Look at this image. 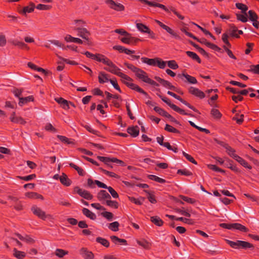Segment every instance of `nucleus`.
<instances>
[{"mask_svg": "<svg viewBox=\"0 0 259 259\" xmlns=\"http://www.w3.org/2000/svg\"><path fill=\"white\" fill-rule=\"evenodd\" d=\"M107 66H109L108 68H104L105 70L110 72L116 74L121 78L122 79L130 80H131V78L128 76L123 74L122 73L120 72V69L118 68L116 66H115L112 61L110 60L108 61V62H106Z\"/></svg>", "mask_w": 259, "mask_h": 259, "instance_id": "f257e3e1", "label": "nucleus"}, {"mask_svg": "<svg viewBox=\"0 0 259 259\" xmlns=\"http://www.w3.org/2000/svg\"><path fill=\"white\" fill-rule=\"evenodd\" d=\"M220 225L222 228H226L228 229H236L243 232H247L248 230L245 227L238 223L230 224L223 223L221 224Z\"/></svg>", "mask_w": 259, "mask_h": 259, "instance_id": "f03ea898", "label": "nucleus"}, {"mask_svg": "<svg viewBox=\"0 0 259 259\" xmlns=\"http://www.w3.org/2000/svg\"><path fill=\"white\" fill-rule=\"evenodd\" d=\"M78 32V36L81 37L82 38L88 40L89 35L90 34V32L87 29L83 27H76L74 28Z\"/></svg>", "mask_w": 259, "mask_h": 259, "instance_id": "7ed1b4c3", "label": "nucleus"}, {"mask_svg": "<svg viewBox=\"0 0 259 259\" xmlns=\"http://www.w3.org/2000/svg\"><path fill=\"white\" fill-rule=\"evenodd\" d=\"M74 190L80 196L85 199L91 200L93 198V196L90 193V192L85 190L80 189L79 187H76L74 188Z\"/></svg>", "mask_w": 259, "mask_h": 259, "instance_id": "20e7f679", "label": "nucleus"}, {"mask_svg": "<svg viewBox=\"0 0 259 259\" xmlns=\"http://www.w3.org/2000/svg\"><path fill=\"white\" fill-rule=\"evenodd\" d=\"M31 210L33 213L39 218L43 220H45L46 219L47 215L40 208L34 206L32 207Z\"/></svg>", "mask_w": 259, "mask_h": 259, "instance_id": "39448f33", "label": "nucleus"}, {"mask_svg": "<svg viewBox=\"0 0 259 259\" xmlns=\"http://www.w3.org/2000/svg\"><path fill=\"white\" fill-rule=\"evenodd\" d=\"M120 39L123 42L130 45L135 44L138 40H139L138 38L132 37L130 34L128 36H125Z\"/></svg>", "mask_w": 259, "mask_h": 259, "instance_id": "423d86ee", "label": "nucleus"}, {"mask_svg": "<svg viewBox=\"0 0 259 259\" xmlns=\"http://www.w3.org/2000/svg\"><path fill=\"white\" fill-rule=\"evenodd\" d=\"M80 253L83 257L85 259H93L94 254L93 253L86 248H82L80 250Z\"/></svg>", "mask_w": 259, "mask_h": 259, "instance_id": "0eeeda50", "label": "nucleus"}, {"mask_svg": "<svg viewBox=\"0 0 259 259\" xmlns=\"http://www.w3.org/2000/svg\"><path fill=\"white\" fill-rule=\"evenodd\" d=\"M136 75L138 77L146 83L148 82L149 79V78L147 75L146 73L140 69L137 71Z\"/></svg>", "mask_w": 259, "mask_h": 259, "instance_id": "6e6552de", "label": "nucleus"}, {"mask_svg": "<svg viewBox=\"0 0 259 259\" xmlns=\"http://www.w3.org/2000/svg\"><path fill=\"white\" fill-rule=\"evenodd\" d=\"M136 75L138 77L146 83L148 82L149 79V78L147 75L146 73L140 69L137 71Z\"/></svg>", "mask_w": 259, "mask_h": 259, "instance_id": "1a4fd4ad", "label": "nucleus"}, {"mask_svg": "<svg viewBox=\"0 0 259 259\" xmlns=\"http://www.w3.org/2000/svg\"><path fill=\"white\" fill-rule=\"evenodd\" d=\"M189 92L192 94L195 95L197 97H198L200 98H203L204 97V94L203 92H201L198 89L195 88L194 87H191L189 89Z\"/></svg>", "mask_w": 259, "mask_h": 259, "instance_id": "9d476101", "label": "nucleus"}, {"mask_svg": "<svg viewBox=\"0 0 259 259\" xmlns=\"http://www.w3.org/2000/svg\"><path fill=\"white\" fill-rule=\"evenodd\" d=\"M127 132L129 134L134 137H136L139 135V129L137 126L134 127H130L127 129Z\"/></svg>", "mask_w": 259, "mask_h": 259, "instance_id": "9b49d317", "label": "nucleus"}, {"mask_svg": "<svg viewBox=\"0 0 259 259\" xmlns=\"http://www.w3.org/2000/svg\"><path fill=\"white\" fill-rule=\"evenodd\" d=\"M10 120L12 122L17 123L24 124L25 121L21 117H17L15 116V113L13 112L10 117Z\"/></svg>", "mask_w": 259, "mask_h": 259, "instance_id": "f8f14e48", "label": "nucleus"}, {"mask_svg": "<svg viewBox=\"0 0 259 259\" xmlns=\"http://www.w3.org/2000/svg\"><path fill=\"white\" fill-rule=\"evenodd\" d=\"M97 197L100 201L111 198L110 195L105 190H101L98 193Z\"/></svg>", "mask_w": 259, "mask_h": 259, "instance_id": "ddd939ff", "label": "nucleus"}, {"mask_svg": "<svg viewBox=\"0 0 259 259\" xmlns=\"http://www.w3.org/2000/svg\"><path fill=\"white\" fill-rule=\"evenodd\" d=\"M98 78L99 82L101 83L108 82L110 80L108 78V75L103 72H100L99 73Z\"/></svg>", "mask_w": 259, "mask_h": 259, "instance_id": "4468645a", "label": "nucleus"}, {"mask_svg": "<svg viewBox=\"0 0 259 259\" xmlns=\"http://www.w3.org/2000/svg\"><path fill=\"white\" fill-rule=\"evenodd\" d=\"M136 26L138 30L141 32L147 33L149 34L151 33V31L148 28V27L142 23H137Z\"/></svg>", "mask_w": 259, "mask_h": 259, "instance_id": "2eb2a0df", "label": "nucleus"}, {"mask_svg": "<svg viewBox=\"0 0 259 259\" xmlns=\"http://www.w3.org/2000/svg\"><path fill=\"white\" fill-rule=\"evenodd\" d=\"M234 159L237 160L238 162H239L242 165H243L244 167H246L248 169H251V166L248 165V163L245 161L244 159H243L242 158L239 157V156H234Z\"/></svg>", "mask_w": 259, "mask_h": 259, "instance_id": "dca6fc26", "label": "nucleus"}, {"mask_svg": "<svg viewBox=\"0 0 259 259\" xmlns=\"http://www.w3.org/2000/svg\"><path fill=\"white\" fill-rule=\"evenodd\" d=\"M16 235L20 240L24 241L26 242L27 243L31 244L34 242V240H33V239H32L28 235H25V236H23L19 234H17Z\"/></svg>", "mask_w": 259, "mask_h": 259, "instance_id": "f3484780", "label": "nucleus"}, {"mask_svg": "<svg viewBox=\"0 0 259 259\" xmlns=\"http://www.w3.org/2000/svg\"><path fill=\"white\" fill-rule=\"evenodd\" d=\"M82 212L84 215H85V216L90 218L92 220H95L96 218V214L91 212L90 210H89L87 208H84L82 209Z\"/></svg>", "mask_w": 259, "mask_h": 259, "instance_id": "a211bd4d", "label": "nucleus"}, {"mask_svg": "<svg viewBox=\"0 0 259 259\" xmlns=\"http://www.w3.org/2000/svg\"><path fill=\"white\" fill-rule=\"evenodd\" d=\"M238 248H251L252 247V244L250 243L243 241H240L238 240Z\"/></svg>", "mask_w": 259, "mask_h": 259, "instance_id": "6ab92c4d", "label": "nucleus"}, {"mask_svg": "<svg viewBox=\"0 0 259 259\" xmlns=\"http://www.w3.org/2000/svg\"><path fill=\"white\" fill-rule=\"evenodd\" d=\"M60 181L62 184L66 186H69L71 184L70 181L68 179L67 176L64 174H63V175L60 176Z\"/></svg>", "mask_w": 259, "mask_h": 259, "instance_id": "aec40b11", "label": "nucleus"}, {"mask_svg": "<svg viewBox=\"0 0 259 259\" xmlns=\"http://www.w3.org/2000/svg\"><path fill=\"white\" fill-rule=\"evenodd\" d=\"M151 221L155 224L156 225L161 226L162 225L163 222L160 219L159 217L155 216L151 217Z\"/></svg>", "mask_w": 259, "mask_h": 259, "instance_id": "412c9836", "label": "nucleus"}, {"mask_svg": "<svg viewBox=\"0 0 259 259\" xmlns=\"http://www.w3.org/2000/svg\"><path fill=\"white\" fill-rule=\"evenodd\" d=\"M25 195H26V196H27V197H28L29 198H32V199L40 198L41 199H43V197L41 195H40L36 193H35V192H28V193H26Z\"/></svg>", "mask_w": 259, "mask_h": 259, "instance_id": "4be33fe9", "label": "nucleus"}, {"mask_svg": "<svg viewBox=\"0 0 259 259\" xmlns=\"http://www.w3.org/2000/svg\"><path fill=\"white\" fill-rule=\"evenodd\" d=\"M33 100L32 96H29L25 98H19V105L20 106H23L24 104Z\"/></svg>", "mask_w": 259, "mask_h": 259, "instance_id": "5701e85b", "label": "nucleus"}, {"mask_svg": "<svg viewBox=\"0 0 259 259\" xmlns=\"http://www.w3.org/2000/svg\"><path fill=\"white\" fill-rule=\"evenodd\" d=\"M94 60H96L98 61L103 62L105 64H106V62H107L109 60L108 58L100 54H98L97 55H95V58H94Z\"/></svg>", "mask_w": 259, "mask_h": 259, "instance_id": "b1692460", "label": "nucleus"}, {"mask_svg": "<svg viewBox=\"0 0 259 259\" xmlns=\"http://www.w3.org/2000/svg\"><path fill=\"white\" fill-rule=\"evenodd\" d=\"M141 60L144 63H147L150 65H156V59H148L147 58H142Z\"/></svg>", "mask_w": 259, "mask_h": 259, "instance_id": "393cba45", "label": "nucleus"}, {"mask_svg": "<svg viewBox=\"0 0 259 259\" xmlns=\"http://www.w3.org/2000/svg\"><path fill=\"white\" fill-rule=\"evenodd\" d=\"M14 252L13 255L15 256V257L18 259L22 258L25 256V253L24 252L17 250L16 248L14 249Z\"/></svg>", "mask_w": 259, "mask_h": 259, "instance_id": "a878e982", "label": "nucleus"}, {"mask_svg": "<svg viewBox=\"0 0 259 259\" xmlns=\"http://www.w3.org/2000/svg\"><path fill=\"white\" fill-rule=\"evenodd\" d=\"M186 54L189 57H191L194 60H196L198 63H200L201 62L200 59L196 53L190 51H187L186 52Z\"/></svg>", "mask_w": 259, "mask_h": 259, "instance_id": "bb28decb", "label": "nucleus"}, {"mask_svg": "<svg viewBox=\"0 0 259 259\" xmlns=\"http://www.w3.org/2000/svg\"><path fill=\"white\" fill-rule=\"evenodd\" d=\"M236 7L238 9L242 11L243 13H244L246 16H247V13H246V11L248 9L247 7L242 4V3H236Z\"/></svg>", "mask_w": 259, "mask_h": 259, "instance_id": "cd10ccee", "label": "nucleus"}, {"mask_svg": "<svg viewBox=\"0 0 259 259\" xmlns=\"http://www.w3.org/2000/svg\"><path fill=\"white\" fill-rule=\"evenodd\" d=\"M31 7H25L23 8V10L20 12L22 14L25 15L26 13H31L34 10V5L32 3L30 4Z\"/></svg>", "mask_w": 259, "mask_h": 259, "instance_id": "c85d7f7f", "label": "nucleus"}, {"mask_svg": "<svg viewBox=\"0 0 259 259\" xmlns=\"http://www.w3.org/2000/svg\"><path fill=\"white\" fill-rule=\"evenodd\" d=\"M182 75L185 77L187 80L190 83L196 84L197 82L196 79L193 76L186 74H183Z\"/></svg>", "mask_w": 259, "mask_h": 259, "instance_id": "c756f323", "label": "nucleus"}, {"mask_svg": "<svg viewBox=\"0 0 259 259\" xmlns=\"http://www.w3.org/2000/svg\"><path fill=\"white\" fill-rule=\"evenodd\" d=\"M68 252L61 249H57L55 251V254L59 257H63L65 255L67 254Z\"/></svg>", "mask_w": 259, "mask_h": 259, "instance_id": "7c9ffc66", "label": "nucleus"}, {"mask_svg": "<svg viewBox=\"0 0 259 259\" xmlns=\"http://www.w3.org/2000/svg\"><path fill=\"white\" fill-rule=\"evenodd\" d=\"M238 31L237 28L233 25H230V28L228 31L230 33V34L233 36L238 37L236 34V32Z\"/></svg>", "mask_w": 259, "mask_h": 259, "instance_id": "2f4dec72", "label": "nucleus"}, {"mask_svg": "<svg viewBox=\"0 0 259 259\" xmlns=\"http://www.w3.org/2000/svg\"><path fill=\"white\" fill-rule=\"evenodd\" d=\"M248 17L252 21H256L258 18L257 15L252 11L250 10L248 12Z\"/></svg>", "mask_w": 259, "mask_h": 259, "instance_id": "473e14b6", "label": "nucleus"}, {"mask_svg": "<svg viewBox=\"0 0 259 259\" xmlns=\"http://www.w3.org/2000/svg\"><path fill=\"white\" fill-rule=\"evenodd\" d=\"M148 178L151 180H154L160 183H164L165 182V180L154 175H149Z\"/></svg>", "mask_w": 259, "mask_h": 259, "instance_id": "72a5a7b5", "label": "nucleus"}, {"mask_svg": "<svg viewBox=\"0 0 259 259\" xmlns=\"http://www.w3.org/2000/svg\"><path fill=\"white\" fill-rule=\"evenodd\" d=\"M96 240L98 242L101 243V244H102L103 246H104L105 247L109 246V242L106 239H105L104 238H103L101 237H98L96 239Z\"/></svg>", "mask_w": 259, "mask_h": 259, "instance_id": "f704fd0d", "label": "nucleus"}, {"mask_svg": "<svg viewBox=\"0 0 259 259\" xmlns=\"http://www.w3.org/2000/svg\"><path fill=\"white\" fill-rule=\"evenodd\" d=\"M137 242L140 245L145 249H149L150 248V243L145 240L138 241Z\"/></svg>", "mask_w": 259, "mask_h": 259, "instance_id": "c9c22d12", "label": "nucleus"}, {"mask_svg": "<svg viewBox=\"0 0 259 259\" xmlns=\"http://www.w3.org/2000/svg\"><path fill=\"white\" fill-rule=\"evenodd\" d=\"M119 226V223L117 222H114L110 223L109 225V228L113 231H117L118 230V227Z\"/></svg>", "mask_w": 259, "mask_h": 259, "instance_id": "e433bc0d", "label": "nucleus"}, {"mask_svg": "<svg viewBox=\"0 0 259 259\" xmlns=\"http://www.w3.org/2000/svg\"><path fill=\"white\" fill-rule=\"evenodd\" d=\"M97 158L101 161L103 162L106 165H109L110 163H111V158L106 157H102V156H98Z\"/></svg>", "mask_w": 259, "mask_h": 259, "instance_id": "4c0bfd02", "label": "nucleus"}, {"mask_svg": "<svg viewBox=\"0 0 259 259\" xmlns=\"http://www.w3.org/2000/svg\"><path fill=\"white\" fill-rule=\"evenodd\" d=\"M225 148L226 149L227 152L228 153V154L230 155L233 158H234V155L238 156L237 155H236L234 153L235 150L233 149H232L231 147H230L229 146H227L225 147Z\"/></svg>", "mask_w": 259, "mask_h": 259, "instance_id": "58836bf2", "label": "nucleus"}, {"mask_svg": "<svg viewBox=\"0 0 259 259\" xmlns=\"http://www.w3.org/2000/svg\"><path fill=\"white\" fill-rule=\"evenodd\" d=\"M167 63L168 66L172 69H176L178 68V65L174 60L168 61L167 62Z\"/></svg>", "mask_w": 259, "mask_h": 259, "instance_id": "ea45409f", "label": "nucleus"}, {"mask_svg": "<svg viewBox=\"0 0 259 259\" xmlns=\"http://www.w3.org/2000/svg\"><path fill=\"white\" fill-rule=\"evenodd\" d=\"M163 86H164V87H165L167 89L173 90L174 91H176V92L178 91L176 87H175L174 86L171 85V84L169 82H168L166 80L165 81V83H164Z\"/></svg>", "mask_w": 259, "mask_h": 259, "instance_id": "a19ab883", "label": "nucleus"}, {"mask_svg": "<svg viewBox=\"0 0 259 259\" xmlns=\"http://www.w3.org/2000/svg\"><path fill=\"white\" fill-rule=\"evenodd\" d=\"M36 177V175L35 174H32L29 176H27L25 177H19V178L25 181H29L33 179H34Z\"/></svg>", "mask_w": 259, "mask_h": 259, "instance_id": "79ce46f5", "label": "nucleus"}, {"mask_svg": "<svg viewBox=\"0 0 259 259\" xmlns=\"http://www.w3.org/2000/svg\"><path fill=\"white\" fill-rule=\"evenodd\" d=\"M248 71L259 74V65H251L250 66V69L248 70Z\"/></svg>", "mask_w": 259, "mask_h": 259, "instance_id": "37998d69", "label": "nucleus"}, {"mask_svg": "<svg viewBox=\"0 0 259 259\" xmlns=\"http://www.w3.org/2000/svg\"><path fill=\"white\" fill-rule=\"evenodd\" d=\"M167 62L156 59V65L160 68H164Z\"/></svg>", "mask_w": 259, "mask_h": 259, "instance_id": "c03bdc74", "label": "nucleus"}, {"mask_svg": "<svg viewBox=\"0 0 259 259\" xmlns=\"http://www.w3.org/2000/svg\"><path fill=\"white\" fill-rule=\"evenodd\" d=\"M165 130L167 131H168L169 132L177 133H179V131L176 129L175 128L173 127L171 125L169 124H166Z\"/></svg>", "mask_w": 259, "mask_h": 259, "instance_id": "a18cd8bd", "label": "nucleus"}, {"mask_svg": "<svg viewBox=\"0 0 259 259\" xmlns=\"http://www.w3.org/2000/svg\"><path fill=\"white\" fill-rule=\"evenodd\" d=\"M106 203L109 206L113 207L116 208L118 207V203L115 201L107 200L106 201Z\"/></svg>", "mask_w": 259, "mask_h": 259, "instance_id": "49530a36", "label": "nucleus"}, {"mask_svg": "<svg viewBox=\"0 0 259 259\" xmlns=\"http://www.w3.org/2000/svg\"><path fill=\"white\" fill-rule=\"evenodd\" d=\"M211 114L213 116L216 118H220L221 116V113L218 110L215 109H213L211 110Z\"/></svg>", "mask_w": 259, "mask_h": 259, "instance_id": "de8ad7c7", "label": "nucleus"}, {"mask_svg": "<svg viewBox=\"0 0 259 259\" xmlns=\"http://www.w3.org/2000/svg\"><path fill=\"white\" fill-rule=\"evenodd\" d=\"M208 166L210 169H211L213 170H214L215 171H219V172H223V173L225 172V171L224 170L219 168L215 165L210 164V165H208Z\"/></svg>", "mask_w": 259, "mask_h": 259, "instance_id": "09e8293b", "label": "nucleus"}, {"mask_svg": "<svg viewBox=\"0 0 259 259\" xmlns=\"http://www.w3.org/2000/svg\"><path fill=\"white\" fill-rule=\"evenodd\" d=\"M183 154L186 158V159L187 160H188L189 161H190V162H191L194 164L197 163L196 161L194 159V158L192 157H191L190 155H189L188 154H187L183 151Z\"/></svg>", "mask_w": 259, "mask_h": 259, "instance_id": "8fccbe9b", "label": "nucleus"}, {"mask_svg": "<svg viewBox=\"0 0 259 259\" xmlns=\"http://www.w3.org/2000/svg\"><path fill=\"white\" fill-rule=\"evenodd\" d=\"M108 190L113 198L118 197L117 193L112 187H109Z\"/></svg>", "mask_w": 259, "mask_h": 259, "instance_id": "3c124183", "label": "nucleus"}, {"mask_svg": "<svg viewBox=\"0 0 259 259\" xmlns=\"http://www.w3.org/2000/svg\"><path fill=\"white\" fill-rule=\"evenodd\" d=\"M95 184H96L100 188H102L107 189H108V188H109V187H108L106 185L101 182L98 180H95Z\"/></svg>", "mask_w": 259, "mask_h": 259, "instance_id": "603ef678", "label": "nucleus"}, {"mask_svg": "<svg viewBox=\"0 0 259 259\" xmlns=\"http://www.w3.org/2000/svg\"><path fill=\"white\" fill-rule=\"evenodd\" d=\"M102 215L104 217L106 218V219H107L109 220H111V219L113 217L112 213L110 212H108V211H105L104 212H102Z\"/></svg>", "mask_w": 259, "mask_h": 259, "instance_id": "864d4df0", "label": "nucleus"}, {"mask_svg": "<svg viewBox=\"0 0 259 259\" xmlns=\"http://www.w3.org/2000/svg\"><path fill=\"white\" fill-rule=\"evenodd\" d=\"M57 137L60 141H61L63 142L66 143L68 144L71 143V142L69 141V140L67 138H66L64 136L58 135Z\"/></svg>", "mask_w": 259, "mask_h": 259, "instance_id": "5fc2aeb1", "label": "nucleus"}, {"mask_svg": "<svg viewBox=\"0 0 259 259\" xmlns=\"http://www.w3.org/2000/svg\"><path fill=\"white\" fill-rule=\"evenodd\" d=\"M146 193L148 194V199L149 201L152 203H155L156 202V200L153 195L151 194L149 192L145 191Z\"/></svg>", "mask_w": 259, "mask_h": 259, "instance_id": "6e6d98bb", "label": "nucleus"}, {"mask_svg": "<svg viewBox=\"0 0 259 259\" xmlns=\"http://www.w3.org/2000/svg\"><path fill=\"white\" fill-rule=\"evenodd\" d=\"M226 242L229 244L232 247L234 248H238V241L236 242H233L229 240H227Z\"/></svg>", "mask_w": 259, "mask_h": 259, "instance_id": "4d7b16f0", "label": "nucleus"}, {"mask_svg": "<svg viewBox=\"0 0 259 259\" xmlns=\"http://www.w3.org/2000/svg\"><path fill=\"white\" fill-rule=\"evenodd\" d=\"M230 83L231 84H233V85H237V86H239V87H240L241 88H245L246 87V84L241 83H240L239 82L236 81L232 80V81H230Z\"/></svg>", "mask_w": 259, "mask_h": 259, "instance_id": "13d9d810", "label": "nucleus"}, {"mask_svg": "<svg viewBox=\"0 0 259 259\" xmlns=\"http://www.w3.org/2000/svg\"><path fill=\"white\" fill-rule=\"evenodd\" d=\"M237 17L238 20L242 21V22H246L247 21V19L245 16L240 14H237Z\"/></svg>", "mask_w": 259, "mask_h": 259, "instance_id": "bf43d9fd", "label": "nucleus"}, {"mask_svg": "<svg viewBox=\"0 0 259 259\" xmlns=\"http://www.w3.org/2000/svg\"><path fill=\"white\" fill-rule=\"evenodd\" d=\"M12 44L16 46H18L20 48H22L23 46H26V44L22 41H20L18 40H14L12 42Z\"/></svg>", "mask_w": 259, "mask_h": 259, "instance_id": "052dcab7", "label": "nucleus"}, {"mask_svg": "<svg viewBox=\"0 0 259 259\" xmlns=\"http://www.w3.org/2000/svg\"><path fill=\"white\" fill-rule=\"evenodd\" d=\"M36 8L38 10H49L50 6L42 4H39L37 6Z\"/></svg>", "mask_w": 259, "mask_h": 259, "instance_id": "680f3d73", "label": "nucleus"}, {"mask_svg": "<svg viewBox=\"0 0 259 259\" xmlns=\"http://www.w3.org/2000/svg\"><path fill=\"white\" fill-rule=\"evenodd\" d=\"M109 81L116 90H117L120 92H121L116 81H114L112 79H110Z\"/></svg>", "mask_w": 259, "mask_h": 259, "instance_id": "e2e57ef3", "label": "nucleus"}, {"mask_svg": "<svg viewBox=\"0 0 259 259\" xmlns=\"http://www.w3.org/2000/svg\"><path fill=\"white\" fill-rule=\"evenodd\" d=\"M91 206L98 210H105V208L99 203H92Z\"/></svg>", "mask_w": 259, "mask_h": 259, "instance_id": "0e129e2a", "label": "nucleus"}, {"mask_svg": "<svg viewBox=\"0 0 259 259\" xmlns=\"http://www.w3.org/2000/svg\"><path fill=\"white\" fill-rule=\"evenodd\" d=\"M180 197L184 201H186L187 202H189L190 203H193L194 202V200L190 198H188L187 197L182 196V195L180 196Z\"/></svg>", "mask_w": 259, "mask_h": 259, "instance_id": "69168bd1", "label": "nucleus"}, {"mask_svg": "<svg viewBox=\"0 0 259 259\" xmlns=\"http://www.w3.org/2000/svg\"><path fill=\"white\" fill-rule=\"evenodd\" d=\"M45 129L47 131H50L52 132H56V130L53 126L51 123H48L46 126Z\"/></svg>", "mask_w": 259, "mask_h": 259, "instance_id": "338daca9", "label": "nucleus"}, {"mask_svg": "<svg viewBox=\"0 0 259 259\" xmlns=\"http://www.w3.org/2000/svg\"><path fill=\"white\" fill-rule=\"evenodd\" d=\"M69 103L66 100H64V101H63L62 102V103L60 105L64 109H69Z\"/></svg>", "mask_w": 259, "mask_h": 259, "instance_id": "774afa93", "label": "nucleus"}]
</instances>
